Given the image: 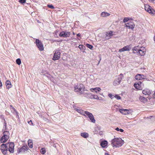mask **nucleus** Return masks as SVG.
Here are the masks:
<instances>
[{"label": "nucleus", "instance_id": "obj_1", "mask_svg": "<svg viewBox=\"0 0 155 155\" xmlns=\"http://www.w3.org/2000/svg\"><path fill=\"white\" fill-rule=\"evenodd\" d=\"M4 124L3 128H5V130H7L6 123L5 120H4ZM3 136L0 139V141L2 143H5L9 138V134L8 131L7 130L4 131L3 133Z\"/></svg>", "mask_w": 155, "mask_h": 155}, {"label": "nucleus", "instance_id": "obj_2", "mask_svg": "<svg viewBox=\"0 0 155 155\" xmlns=\"http://www.w3.org/2000/svg\"><path fill=\"white\" fill-rule=\"evenodd\" d=\"M124 141L120 138H114L111 140V144L113 147H119L124 144Z\"/></svg>", "mask_w": 155, "mask_h": 155}, {"label": "nucleus", "instance_id": "obj_3", "mask_svg": "<svg viewBox=\"0 0 155 155\" xmlns=\"http://www.w3.org/2000/svg\"><path fill=\"white\" fill-rule=\"evenodd\" d=\"M85 87L82 84H78L77 85L74 87V91L76 92H78L82 94L84 91Z\"/></svg>", "mask_w": 155, "mask_h": 155}, {"label": "nucleus", "instance_id": "obj_4", "mask_svg": "<svg viewBox=\"0 0 155 155\" xmlns=\"http://www.w3.org/2000/svg\"><path fill=\"white\" fill-rule=\"evenodd\" d=\"M9 143L6 144L3 143L1 145V150L4 155H7V151H8V147Z\"/></svg>", "mask_w": 155, "mask_h": 155}, {"label": "nucleus", "instance_id": "obj_5", "mask_svg": "<svg viewBox=\"0 0 155 155\" xmlns=\"http://www.w3.org/2000/svg\"><path fill=\"white\" fill-rule=\"evenodd\" d=\"M123 77V74L121 73L118 76L114 81L113 85L116 86L119 84Z\"/></svg>", "mask_w": 155, "mask_h": 155}, {"label": "nucleus", "instance_id": "obj_6", "mask_svg": "<svg viewBox=\"0 0 155 155\" xmlns=\"http://www.w3.org/2000/svg\"><path fill=\"white\" fill-rule=\"evenodd\" d=\"M145 9L146 11L154 15L155 14V10L152 8L151 7L148 5H145Z\"/></svg>", "mask_w": 155, "mask_h": 155}, {"label": "nucleus", "instance_id": "obj_7", "mask_svg": "<svg viewBox=\"0 0 155 155\" xmlns=\"http://www.w3.org/2000/svg\"><path fill=\"white\" fill-rule=\"evenodd\" d=\"M70 32L67 31H62L60 32L59 35L61 37L67 38L70 36Z\"/></svg>", "mask_w": 155, "mask_h": 155}, {"label": "nucleus", "instance_id": "obj_8", "mask_svg": "<svg viewBox=\"0 0 155 155\" xmlns=\"http://www.w3.org/2000/svg\"><path fill=\"white\" fill-rule=\"evenodd\" d=\"M84 113L86 114L89 117L91 121L93 123L95 122V120L94 118V116L92 114L87 111H85Z\"/></svg>", "mask_w": 155, "mask_h": 155}, {"label": "nucleus", "instance_id": "obj_9", "mask_svg": "<svg viewBox=\"0 0 155 155\" xmlns=\"http://www.w3.org/2000/svg\"><path fill=\"white\" fill-rule=\"evenodd\" d=\"M146 53V50L145 48L141 47L140 50L137 52H136V55L143 56Z\"/></svg>", "mask_w": 155, "mask_h": 155}, {"label": "nucleus", "instance_id": "obj_10", "mask_svg": "<svg viewBox=\"0 0 155 155\" xmlns=\"http://www.w3.org/2000/svg\"><path fill=\"white\" fill-rule=\"evenodd\" d=\"M36 43L40 50L42 51L44 50L43 45L41 41L38 39H36Z\"/></svg>", "mask_w": 155, "mask_h": 155}, {"label": "nucleus", "instance_id": "obj_11", "mask_svg": "<svg viewBox=\"0 0 155 155\" xmlns=\"http://www.w3.org/2000/svg\"><path fill=\"white\" fill-rule=\"evenodd\" d=\"M55 52L54 54L53 57L52 59L54 61L58 60L60 58V52L58 50H57L54 51Z\"/></svg>", "mask_w": 155, "mask_h": 155}, {"label": "nucleus", "instance_id": "obj_12", "mask_svg": "<svg viewBox=\"0 0 155 155\" xmlns=\"http://www.w3.org/2000/svg\"><path fill=\"white\" fill-rule=\"evenodd\" d=\"M135 88L139 90H141L142 89V83L140 81H138L137 82L135 83L134 85Z\"/></svg>", "mask_w": 155, "mask_h": 155}, {"label": "nucleus", "instance_id": "obj_13", "mask_svg": "<svg viewBox=\"0 0 155 155\" xmlns=\"http://www.w3.org/2000/svg\"><path fill=\"white\" fill-rule=\"evenodd\" d=\"M126 27L128 28L133 29L134 28L135 25L134 23L131 21H129L126 24Z\"/></svg>", "mask_w": 155, "mask_h": 155}, {"label": "nucleus", "instance_id": "obj_14", "mask_svg": "<svg viewBox=\"0 0 155 155\" xmlns=\"http://www.w3.org/2000/svg\"><path fill=\"white\" fill-rule=\"evenodd\" d=\"M131 48V45H129L125 46L119 50V51L120 52H123L125 51H129Z\"/></svg>", "mask_w": 155, "mask_h": 155}, {"label": "nucleus", "instance_id": "obj_15", "mask_svg": "<svg viewBox=\"0 0 155 155\" xmlns=\"http://www.w3.org/2000/svg\"><path fill=\"white\" fill-rule=\"evenodd\" d=\"M9 146L8 150L11 153H13L14 152V147L15 145L14 143H9L8 146Z\"/></svg>", "mask_w": 155, "mask_h": 155}, {"label": "nucleus", "instance_id": "obj_16", "mask_svg": "<svg viewBox=\"0 0 155 155\" xmlns=\"http://www.w3.org/2000/svg\"><path fill=\"white\" fill-rule=\"evenodd\" d=\"M119 111L120 113L124 115L128 114L130 113V110L127 109H120Z\"/></svg>", "mask_w": 155, "mask_h": 155}, {"label": "nucleus", "instance_id": "obj_17", "mask_svg": "<svg viewBox=\"0 0 155 155\" xmlns=\"http://www.w3.org/2000/svg\"><path fill=\"white\" fill-rule=\"evenodd\" d=\"M143 93L145 95H148L151 94V91L148 89H145L142 91Z\"/></svg>", "mask_w": 155, "mask_h": 155}, {"label": "nucleus", "instance_id": "obj_18", "mask_svg": "<svg viewBox=\"0 0 155 155\" xmlns=\"http://www.w3.org/2000/svg\"><path fill=\"white\" fill-rule=\"evenodd\" d=\"M108 142L107 140L102 141L100 143L101 146L103 148L105 147L107 145Z\"/></svg>", "mask_w": 155, "mask_h": 155}, {"label": "nucleus", "instance_id": "obj_19", "mask_svg": "<svg viewBox=\"0 0 155 155\" xmlns=\"http://www.w3.org/2000/svg\"><path fill=\"white\" fill-rule=\"evenodd\" d=\"M84 96L87 98H89L91 99H93V95L91 93L89 92L87 93H85L84 94Z\"/></svg>", "mask_w": 155, "mask_h": 155}, {"label": "nucleus", "instance_id": "obj_20", "mask_svg": "<svg viewBox=\"0 0 155 155\" xmlns=\"http://www.w3.org/2000/svg\"><path fill=\"white\" fill-rule=\"evenodd\" d=\"M5 84L7 89H9L12 87L11 82L8 80H7L5 83Z\"/></svg>", "mask_w": 155, "mask_h": 155}, {"label": "nucleus", "instance_id": "obj_21", "mask_svg": "<svg viewBox=\"0 0 155 155\" xmlns=\"http://www.w3.org/2000/svg\"><path fill=\"white\" fill-rule=\"evenodd\" d=\"M140 48L139 46H135L133 49V53L136 54V52H137Z\"/></svg>", "mask_w": 155, "mask_h": 155}, {"label": "nucleus", "instance_id": "obj_22", "mask_svg": "<svg viewBox=\"0 0 155 155\" xmlns=\"http://www.w3.org/2000/svg\"><path fill=\"white\" fill-rule=\"evenodd\" d=\"M22 152H25V151L28 149V147L27 145H24L21 147V148Z\"/></svg>", "mask_w": 155, "mask_h": 155}, {"label": "nucleus", "instance_id": "obj_23", "mask_svg": "<svg viewBox=\"0 0 155 155\" xmlns=\"http://www.w3.org/2000/svg\"><path fill=\"white\" fill-rule=\"evenodd\" d=\"M101 90V89L100 87H95L94 88H91L90 89L91 91L93 92V91H94L96 93L100 91Z\"/></svg>", "mask_w": 155, "mask_h": 155}, {"label": "nucleus", "instance_id": "obj_24", "mask_svg": "<svg viewBox=\"0 0 155 155\" xmlns=\"http://www.w3.org/2000/svg\"><path fill=\"white\" fill-rule=\"evenodd\" d=\"M139 100L141 102H146L147 101V100L146 98L142 96H140V97Z\"/></svg>", "mask_w": 155, "mask_h": 155}, {"label": "nucleus", "instance_id": "obj_25", "mask_svg": "<svg viewBox=\"0 0 155 155\" xmlns=\"http://www.w3.org/2000/svg\"><path fill=\"white\" fill-rule=\"evenodd\" d=\"M28 144L30 148H32L33 147V143L32 140L31 139L28 140Z\"/></svg>", "mask_w": 155, "mask_h": 155}, {"label": "nucleus", "instance_id": "obj_26", "mask_svg": "<svg viewBox=\"0 0 155 155\" xmlns=\"http://www.w3.org/2000/svg\"><path fill=\"white\" fill-rule=\"evenodd\" d=\"M81 136L84 138H87L88 136V134L86 133H81Z\"/></svg>", "mask_w": 155, "mask_h": 155}, {"label": "nucleus", "instance_id": "obj_27", "mask_svg": "<svg viewBox=\"0 0 155 155\" xmlns=\"http://www.w3.org/2000/svg\"><path fill=\"white\" fill-rule=\"evenodd\" d=\"M107 36L110 37L113 35V32L112 31H110L108 33L107 32L106 34Z\"/></svg>", "mask_w": 155, "mask_h": 155}, {"label": "nucleus", "instance_id": "obj_28", "mask_svg": "<svg viewBox=\"0 0 155 155\" xmlns=\"http://www.w3.org/2000/svg\"><path fill=\"white\" fill-rule=\"evenodd\" d=\"M140 74H138L135 76L136 79L138 80H141L140 77Z\"/></svg>", "mask_w": 155, "mask_h": 155}, {"label": "nucleus", "instance_id": "obj_29", "mask_svg": "<svg viewBox=\"0 0 155 155\" xmlns=\"http://www.w3.org/2000/svg\"><path fill=\"white\" fill-rule=\"evenodd\" d=\"M40 151L41 153L42 154H45L46 152L45 149V148H41Z\"/></svg>", "mask_w": 155, "mask_h": 155}, {"label": "nucleus", "instance_id": "obj_30", "mask_svg": "<svg viewBox=\"0 0 155 155\" xmlns=\"http://www.w3.org/2000/svg\"><path fill=\"white\" fill-rule=\"evenodd\" d=\"M16 63L18 65H20L21 63V60L20 58H18L16 60Z\"/></svg>", "mask_w": 155, "mask_h": 155}, {"label": "nucleus", "instance_id": "obj_31", "mask_svg": "<svg viewBox=\"0 0 155 155\" xmlns=\"http://www.w3.org/2000/svg\"><path fill=\"white\" fill-rule=\"evenodd\" d=\"M86 46L87 47L91 49H92L93 48V47L91 45L88 44H86Z\"/></svg>", "mask_w": 155, "mask_h": 155}, {"label": "nucleus", "instance_id": "obj_32", "mask_svg": "<svg viewBox=\"0 0 155 155\" xmlns=\"http://www.w3.org/2000/svg\"><path fill=\"white\" fill-rule=\"evenodd\" d=\"M10 109L12 110H13L14 112H15L16 113H17L16 110L12 106V105H11L10 106Z\"/></svg>", "mask_w": 155, "mask_h": 155}, {"label": "nucleus", "instance_id": "obj_33", "mask_svg": "<svg viewBox=\"0 0 155 155\" xmlns=\"http://www.w3.org/2000/svg\"><path fill=\"white\" fill-rule=\"evenodd\" d=\"M76 111H77L78 113L83 114V111L82 110L78 108V109H77Z\"/></svg>", "mask_w": 155, "mask_h": 155}, {"label": "nucleus", "instance_id": "obj_34", "mask_svg": "<svg viewBox=\"0 0 155 155\" xmlns=\"http://www.w3.org/2000/svg\"><path fill=\"white\" fill-rule=\"evenodd\" d=\"M115 130L117 131H120V132H122L124 131V130L121 129H119L118 127H117L116 129Z\"/></svg>", "mask_w": 155, "mask_h": 155}, {"label": "nucleus", "instance_id": "obj_35", "mask_svg": "<svg viewBox=\"0 0 155 155\" xmlns=\"http://www.w3.org/2000/svg\"><path fill=\"white\" fill-rule=\"evenodd\" d=\"M140 77L141 80H142L145 79L146 78V76L143 74H140Z\"/></svg>", "mask_w": 155, "mask_h": 155}, {"label": "nucleus", "instance_id": "obj_36", "mask_svg": "<svg viewBox=\"0 0 155 155\" xmlns=\"http://www.w3.org/2000/svg\"><path fill=\"white\" fill-rule=\"evenodd\" d=\"M114 97H115L117 100H120L121 98L120 96L117 94H116L115 96H114Z\"/></svg>", "mask_w": 155, "mask_h": 155}, {"label": "nucleus", "instance_id": "obj_37", "mask_svg": "<svg viewBox=\"0 0 155 155\" xmlns=\"http://www.w3.org/2000/svg\"><path fill=\"white\" fill-rule=\"evenodd\" d=\"M130 19H129L128 18H125L123 20V22L124 23L127 22L128 20Z\"/></svg>", "mask_w": 155, "mask_h": 155}, {"label": "nucleus", "instance_id": "obj_38", "mask_svg": "<svg viewBox=\"0 0 155 155\" xmlns=\"http://www.w3.org/2000/svg\"><path fill=\"white\" fill-rule=\"evenodd\" d=\"M108 96L111 99H113L114 97V96L113 95L111 94H108Z\"/></svg>", "mask_w": 155, "mask_h": 155}, {"label": "nucleus", "instance_id": "obj_39", "mask_svg": "<svg viewBox=\"0 0 155 155\" xmlns=\"http://www.w3.org/2000/svg\"><path fill=\"white\" fill-rule=\"evenodd\" d=\"M78 48L81 50H83L84 49V46L83 45H79Z\"/></svg>", "mask_w": 155, "mask_h": 155}, {"label": "nucleus", "instance_id": "obj_40", "mask_svg": "<svg viewBox=\"0 0 155 155\" xmlns=\"http://www.w3.org/2000/svg\"><path fill=\"white\" fill-rule=\"evenodd\" d=\"M47 6L53 9L54 8V6L52 5H48Z\"/></svg>", "mask_w": 155, "mask_h": 155}, {"label": "nucleus", "instance_id": "obj_41", "mask_svg": "<svg viewBox=\"0 0 155 155\" xmlns=\"http://www.w3.org/2000/svg\"><path fill=\"white\" fill-rule=\"evenodd\" d=\"M93 99H98V96L97 95H93Z\"/></svg>", "mask_w": 155, "mask_h": 155}, {"label": "nucleus", "instance_id": "obj_42", "mask_svg": "<svg viewBox=\"0 0 155 155\" xmlns=\"http://www.w3.org/2000/svg\"><path fill=\"white\" fill-rule=\"evenodd\" d=\"M105 12H102L101 14V16L103 17H105Z\"/></svg>", "mask_w": 155, "mask_h": 155}, {"label": "nucleus", "instance_id": "obj_43", "mask_svg": "<svg viewBox=\"0 0 155 155\" xmlns=\"http://www.w3.org/2000/svg\"><path fill=\"white\" fill-rule=\"evenodd\" d=\"M26 2V0H20L19 2L21 3H24Z\"/></svg>", "mask_w": 155, "mask_h": 155}, {"label": "nucleus", "instance_id": "obj_44", "mask_svg": "<svg viewBox=\"0 0 155 155\" xmlns=\"http://www.w3.org/2000/svg\"><path fill=\"white\" fill-rule=\"evenodd\" d=\"M29 124L31 125H34L33 124L31 120H30V121L28 122Z\"/></svg>", "mask_w": 155, "mask_h": 155}, {"label": "nucleus", "instance_id": "obj_45", "mask_svg": "<svg viewBox=\"0 0 155 155\" xmlns=\"http://www.w3.org/2000/svg\"><path fill=\"white\" fill-rule=\"evenodd\" d=\"M17 152L18 153H20V152H22V150H21V148H18V149Z\"/></svg>", "mask_w": 155, "mask_h": 155}, {"label": "nucleus", "instance_id": "obj_46", "mask_svg": "<svg viewBox=\"0 0 155 155\" xmlns=\"http://www.w3.org/2000/svg\"><path fill=\"white\" fill-rule=\"evenodd\" d=\"M105 17L109 16L110 15V14L109 13H107V12H105Z\"/></svg>", "mask_w": 155, "mask_h": 155}, {"label": "nucleus", "instance_id": "obj_47", "mask_svg": "<svg viewBox=\"0 0 155 155\" xmlns=\"http://www.w3.org/2000/svg\"><path fill=\"white\" fill-rule=\"evenodd\" d=\"M73 108L75 110H77V109H78V107H77V106L75 105L73 106Z\"/></svg>", "mask_w": 155, "mask_h": 155}, {"label": "nucleus", "instance_id": "obj_48", "mask_svg": "<svg viewBox=\"0 0 155 155\" xmlns=\"http://www.w3.org/2000/svg\"><path fill=\"white\" fill-rule=\"evenodd\" d=\"M1 118L2 120H3V121H4V120H5L4 117L3 116L1 117Z\"/></svg>", "mask_w": 155, "mask_h": 155}, {"label": "nucleus", "instance_id": "obj_49", "mask_svg": "<svg viewBox=\"0 0 155 155\" xmlns=\"http://www.w3.org/2000/svg\"><path fill=\"white\" fill-rule=\"evenodd\" d=\"M77 36L78 37H81V34L80 33H78L77 35Z\"/></svg>", "mask_w": 155, "mask_h": 155}, {"label": "nucleus", "instance_id": "obj_50", "mask_svg": "<svg viewBox=\"0 0 155 155\" xmlns=\"http://www.w3.org/2000/svg\"><path fill=\"white\" fill-rule=\"evenodd\" d=\"M2 82H1V80H0V87H2Z\"/></svg>", "mask_w": 155, "mask_h": 155}, {"label": "nucleus", "instance_id": "obj_51", "mask_svg": "<svg viewBox=\"0 0 155 155\" xmlns=\"http://www.w3.org/2000/svg\"><path fill=\"white\" fill-rule=\"evenodd\" d=\"M98 100H101V97H98V99H97Z\"/></svg>", "mask_w": 155, "mask_h": 155}, {"label": "nucleus", "instance_id": "obj_52", "mask_svg": "<svg viewBox=\"0 0 155 155\" xmlns=\"http://www.w3.org/2000/svg\"><path fill=\"white\" fill-rule=\"evenodd\" d=\"M153 97H154V98H155V91L154 94H153Z\"/></svg>", "mask_w": 155, "mask_h": 155}, {"label": "nucleus", "instance_id": "obj_53", "mask_svg": "<svg viewBox=\"0 0 155 155\" xmlns=\"http://www.w3.org/2000/svg\"><path fill=\"white\" fill-rule=\"evenodd\" d=\"M104 155H109V153H105Z\"/></svg>", "mask_w": 155, "mask_h": 155}, {"label": "nucleus", "instance_id": "obj_54", "mask_svg": "<svg viewBox=\"0 0 155 155\" xmlns=\"http://www.w3.org/2000/svg\"><path fill=\"white\" fill-rule=\"evenodd\" d=\"M147 98H148L150 100L151 98V97H150L149 96V97Z\"/></svg>", "mask_w": 155, "mask_h": 155}, {"label": "nucleus", "instance_id": "obj_55", "mask_svg": "<svg viewBox=\"0 0 155 155\" xmlns=\"http://www.w3.org/2000/svg\"><path fill=\"white\" fill-rule=\"evenodd\" d=\"M128 18L129 19H130V20H132V18Z\"/></svg>", "mask_w": 155, "mask_h": 155}, {"label": "nucleus", "instance_id": "obj_56", "mask_svg": "<svg viewBox=\"0 0 155 155\" xmlns=\"http://www.w3.org/2000/svg\"><path fill=\"white\" fill-rule=\"evenodd\" d=\"M73 34L74 35H75V33L74 32H73Z\"/></svg>", "mask_w": 155, "mask_h": 155}, {"label": "nucleus", "instance_id": "obj_57", "mask_svg": "<svg viewBox=\"0 0 155 155\" xmlns=\"http://www.w3.org/2000/svg\"><path fill=\"white\" fill-rule=\"evenodd\" d=\"M154 40L155 41V35L154 36Z\"/></svg>", "mask_w": 155, "mask_h": 155}, {"label": "nucleus", "instance_id": "obj_58", "mask_svg": "<svg viewBox=\"0 0 155 155\" xmlns=\"http://www.w3.org/2000/svg\"><path fill=\"white\" fill-rule=\"evenodd\" d=\"M78 40H80V39H79V38H78Z\"/></svg>", "mask_w": 155, "mask_h": 155}]
</instances>
